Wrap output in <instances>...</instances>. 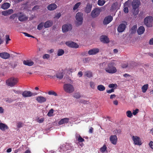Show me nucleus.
Returning <instances> with one entry per match:
<instances>
[{"label":"nucleus","instance_id":"obj_62","mask_svg":"<svg viewBox=\"0 0 153 153\" xmlns=\"http://www.w3.org/2000/svg\"><path fill=\"white\" fill-rule=\"evenodd\" d=\"M4 110L3 109V108L1 107H0V113H3L4 112Z\"/></svg>","mask_w":153,"mask_h":153},{"label":"nucleus","instance_id":"obj_4","mask_svg":"<svg viewBox=\"0 0 153 153\" xmlns=\"http://www.w3.org/2000/svg\"><path fill=\"white\" fill-rule=\"evenodd\" d=\"M83 14L80 12L77 13L76 16V19L77 21L76 25L79 26L82 24L83 20Z\"/></svg>","mask_w":153,"mask_h":153},{"label":"nucleus","instance_id":"obj_51","mask_svg":"<svg viewBox=\"0 0 153 153\" xmlns=\"http://www.w3.org/2000/svg\"><path fill=\"white\" fill-rule=\"evenodd\" d=\"M23 123L21 122H18L17 123V126L18 128H20L22 126Z\"/></svg>","mask_w":153,"mask_h":153},{"label":"nucleus","instance_id":"obj_20","mask_svg":"<svg viewBox=\"0 0 153 153\" xmlns=\"http://www.w3.org/2000/svg\"><path fill=\"white\" fill-rule=\"evenodd\" d=\"M92 8V5L89 3H88L85 7V12L87 13H88L91 12V8Z\"/></svg>","mask_w":153,"mask_h":153},{"label":"nucleus","instance_id":"obj_37","mask_svg":"<svg viewBox=\"0 0 153 153\" xmlns=\"http://www.w3.org/2000/svg\"><path fill=\"white\" fill-rule=\"evenodd\" d=\"M105 3V0H98V4L101 6L103 5Z\"/></svg>","mask_w":153,"mask_h":153},{"label":"nucleus","instance_id":"obj_19","mask_svg":"<svg viewBox=\"0 0 153 153\" xmlns=\"http://www.w3.org/2000/svg\"><path fill=\"white\" fill-rule=\"evenodd\" d=\"M100 40L101 42L104 43H108L109 41L108 38L106 36H102L100 37Z\"/></svg>","mask_w":153,"mask_h":153},{"label":"nucleus","instance_id":"obj_13","mask_svg":"<svg viewBox=\"0 0 153 153\" xmlns=\"http://www.w3.org/2000/svg\"><path fill=\"white\" fill-rule=\"evenodd\" d=\"M10 54L8 53L4 52L0 53V57L2 59H7L10 57Z\"/></svg>","mask_w":153,"mask_h":153},{"label":"nucleus","instance_id":"obj_8","mask_svg":"<svg viewBox=\"0 0 153 153\" xmlns=\"http://www.w3.org/2000/svg\"><path fill=\"white\" fill-rule=\"evenodd\" d=\"M66 45L70 48H77L79 45L76 43L73 42L68 41L65 43Z\"/></svg>","mask_w":153,"mask_h":153},{"label":"nucleus","instance_id":"obj_17","mask_svg":"<svg viewBox=\"0 0 153 153\" xmlns=\"http://www.w3.org/2000/svg\"><path fill=\"white\" fill-rule=\"evenodd\" d=\"M126 26L125 24L122 23L120 24L117 28L118 31L120 33L122 32L125 29Z\"/></svg>","mask_w":153,"mask_h":153},{"label":"nucleus","instance_id":"obj_28","mask_svg":"<svg viewBox=\"0 0 153 153\" xmlns=\"http://www.w3.org/2000/svg\"><path fill=\"white\" fill-rule=\"evenodd\" d=\"M97 89L100 91H103L105 89V87L102 85H98L97 87Z\"/></svg>","mask_w":153,"mask_h":153},{"label":"nucleus","instance_id":"obj_58","mask_svg":"<svg viewBox=\"0 0 153 153\" xmlns=\"http://www.w3.org/2000/svg\"><path fill=\"white\" fill-rule=\"evenodd\" d=\"M149 145L150 147L153 149V142L152 141H150L149 143Z\"/></svg>","mask_w":153,"mask_h":153},{"label":"nucleus","instance_id":"obj_16","mask_svg":"<svg viewBox=\"0 0 153 153\" xmlns=\"http://www.w3.org/2000/svg\"><path fill=\"white\" fill-rule=\"evenodd\" d=\"M22 95L24 97H29L33 95V93L30 91H25L22 93Z\"/></svg>","mask_w":153,"mask_h":153},{"label":"nucleus","instance_id":"obj_29","mask_svg":"<svg viewBox=\"0 0 153 153\" xmlns=\"http://www.w3.org/2000/svg\"><path fill=\"white\" fill-rule=\"evenodd\" d=\"M13 10L12 9L9 10H8L4 11L2 12V14L4 16H7V15L10 14L11 13H9V11H12Z\"/></svg>","mask_w":153,"mask_h":153},{"label":"nucleus","instance_id":"obj_63","mask_svg":"<svg viewBox=\"0 0 153 153\" xmlns=\"http://www.w3.org/2000/svg\"><path fill=\"white\" fill-rule=\"evenodd\" d=\"M78 75L79 76V77H81L82 75V73L81 71H79L78 74Z\"/></svg>","mask_w":153,"mask_h":153},{"label":"nucleus","instance_id":"obj_22","mask_svg":"<svg viewBox=\"0 0 153 153\" xmlns=\"http://www.w3.org/2000/svg\"><path fill=\"white\" fill-rule=\"evenodd\" d=\"M69 121V119L68 118H65L61 120L58 122L59 125H61L65 123H68Z\"/></svg>","mask_w":153,"mask_h":153},{"label":"nucleus","instance_id":"obj_43","mask_svg":"<svg viewBox=\"0 0 153 153\" xmlns=\"http://www.w3.org/2000/svg\"><path fill=\"white\" fill-rule=\"evenodd\" d=\"M48 93V94L50 95H53L55 96H57V94L56 93L52 91H49Z\"/></svg>","mask_w":153,"mask_h":153},{"label":"nucleus","instance_id":"obj_49","mask_svg":"<svg viewBox=\"0 0 153 153\" xmlns=\"http://www.w3.org/2000/svg\"><path fill=\"white\" fill-rule=\"evenodd\" d=\"M90 86L91 88L94 89L95 88V84L92 81H91L90 82Z\"/></svg>","mask_w":153,"mask_h":153},{"label":"nucleus","instance_id":"obj_41","mask_svg":"<svg viewBox=\"0 0 153 153\" xmlns=\"http://www.w3.org/2000/svg\"><path fill=\"white\" fill-rule=\"evenodd\" d=\"M107 148L105 145L104 144L103 146L100 148V150L102 152H104L106 150Z\"/></svg>","mask_w":153,"mask_h":153},{"label":"nucleus","instance_id":"obj_14","mask_svg":"<svg viewBox=\"0 0 153 153\" xmlns=\"http://www.w3.org/2000/svg\"><path fill=\"white\" fill-rule=\"evenodd\" d=\"M36 100L39 103H42L45 102L46 101V99L43 96H39L36 97Z\"/></svg>","mask_w":153,"mask_h":153},{"label":"nucleus","instance_id":"obj_6","mask_svg":"<svg viewBox=\"0 0 153 153\" xmlns=\"http://www.w3.org/2000/svg\"><path fill=\"white\" fill-rule=\"evenodd\" d=\"M101 10L98 8H95L91 11V15L93 18H95L99 16Z\"/></svg>","mask_w":153,"mask_h":153},{"label":"nucleus","instance_id":"obj_1","mask_svg":"<svg viewBox=\"0 0 153 153\" xmlns=\"http://www.w3.org/2000/svg\"><path fill=\"white\" fill-rule=\"evenodd\" d=\"M116 65V61L113 60L108 63L107 66L105 68V71L109 74H113L116 73L117 69L115 67Z\"/></svg>","mask_w":153,"mask_h":153},{"label":"nucleus","instance_id":"obj_54","mask_svg":"<svg viewBox=\"0 0 153 153\" xmlns=\"http://www.w3.org/2000/svg\"><path fill=\"white\" fill-rule=\"evenodd\" d=\"M139 111V109L137 108L135 110H133L132 112V114L134 115H136L137 113Z\"/></svg>","mask_w":153,"mask_h":153},{"label":"nucleus","instance_id":"obj_52","mask_svg":"<svg viewBox=\"0 0 153 153\" xmlns=\"http://www.w3.org/2000/svg\"><path fill=\"white\" fill-rule=\"evenodd\" d=\"M40 6L38 5H36L34 6L32 8V10L33 11L36 10L39 8Z\"/></svg>","mask_w":153,"mask_h":153},{"label":"nucleus","instance_id":"obj_57","mask_svg":"<svg viewBox=\"0 0 153 153\" xmlns=\"http://www.w3.org/2000/svg\"><path fill=\"white\" fill-rule=\"evenodd\" d=\"M124 11L126 13H127L128 12V7H125L124 8Z\"/></svg>","mask_w":153,"mask_h":153},{"label":"nucleus","instance_id":"obj_34","mask_svg":"<svg viewBox=\"0 0 153 153\" xmlns=\"http://www.w3.org/2000/svg\"><path fill=\"white\" fill-rule=\"evenodd\" d=\"M137 29V26L136 25H134L131 28V33H134L136 30Z\"/></svg>","mask_w":153,"mask_h":153},{"label":"nucleus","instance_id":"obj_39","mask_svg":"<svg viewBox=\"0 0 153 153\" xmlns=\"http://www.w3.org/2000/svg\"><path fill=\"white\" fill-rule=\"evenodd\" d=\"M81 4V3L80 2H78L75 4L73 8V10H76L79 7Z\"/></svg>","mask_w":153,"mask_h":153},{"label":"nucleus","instance_id":"obj_23","mask_svg":"<svg viewBox=\"0 0 153 153\" xmlns=\"http://www.w3.org/2000/svg\"><path fill=\"white\" fill-rule=\"evenodd\" d=\"M53 22L51 20H48L44 24V27L45 28H48L52 26Z\"/></svg>","mask_w":153,"mask_h":153},{"label":"nucleus","instance_id":"obj_59","mask_svg":"<svg viewBox=\"0 0 153 153\" xmlns=\"http://www.w3.org/2000/svg\"><path fill=\"white\" fill-rule=\"evenodd\" d=\"M61 16V14L60 13H59L57 14V15L55 16V17L57 18V19H59V18L60 16Z\"/></svg>","mask_w":153,"mask_h":153},{"label":"nucleus","instance_id":"obj_18","mask_svg":"<svg viewBox=\"0 0 153 153\" xmlns=\"http://www.w3.org/2000/svg\"><path fill=\"white\" fill-rule=\"evenodd\" d=\"M57 7V5L54 4H49L47 7V9L49 10H53L56 9Z\"/></svg>","mask_w":153,"mask_h":153},{"label":"nucleus","instance_id":"obj_27","mask_svg":"<svg viewBox=\"0 0 153 153\" xmlns=\"http://www.w3.org/2000/svg\"><path fill=\"white\" fill-rule=\"evenodd\" d=\"M10 6V4L8 3H5L3 4L1 6V8L5 10L8 9Z\"/></svg>","mask_w":153,"mask_h":153},{"label":"nucleus","instance_id":"obj_44","mask_svg":"<svg viewBox=\"0 0 153 153\" xmlns=\"http://www.w3.org/2000/svg\"><path fill=\"white\" fill-rule=\"evenodd\" d=\"M79 102L80 103H83L84 104H88L89 103V101L84 100H80Z\"/></svg>","mask_w":153,"mask_h":153},{"label":"nucleus","instance_id":"obj_60","mask_svg":"<svg viewBox=\"0 0 153 153\" xmlns=\"http://www.w3.org/2000/svg\"><path fill=\"white\" fill-rule=\"evenodd\" d=\"M149 43L150 45H153V38L150 39Z\"/></svg>","mask_w":153,"mask_h":153},{"label":"nucleus","instance_id":"obj_61","mask_svg":"<svg viewBox=\"0 0 153 153\" xmlns=\"http://www.w3.org/2000/svg\"><path fill=\"white\" fill-rule=\"evenodd\" d=\"M22 33L25 35V36L28 37H30L31 35L29 34L28 33L25 32H23Z\"/></svg>","mask_w":153,"mask_h":153},{"label":"nucleus","instance_id":"obj_26","mask_svg":"<svg viewBox=\"0 0 153 153\" xmlns=\"http://www.w3.org/2000/svg\"><path fill=\"white\" fill-rule=\"evenodd\" d=\"M8 129V127L6 124L3 123H0V129L2 131H4L6 129Z\"/></svg>","mask_w":153,"mask_h":153},{"label":"nucleus","instance_id":"obj_36","mask_svg":"<svg viewBox=\"0 0 153 153\" xmlns=\"http://www.w3.org/2000/svg\"><path fill=\"white\" fill-rule=\"evenodd\" d=\"M54 111V110L52 108L48 112L47 114V115L49 117H51V116H52L53 115V112Z\"/></svg>","mask_w":153,"mask_h":153},{"label":"nucleus","instance_id":"obj_40","mask_svg":"<svg viewBox=\"0 0 153 153\" xmlns=\"http://www.w3.org/2000/svg\"><path fill=\"white\" fill-rule=\"evenodd\" d=\"M126 114L127 116L129 118L131 117L133 115L132 114L130 111H128L126 112Z\"/></svg>","mask_w":153,"mask_h":153},{"label":"nucleus","instance_id":"obj_35","mask_svg":"<svg viewBox=\"0 0 153 153\" xmlns=\"http://www.w3.org/2000/svg\"><path fill=\"white\" fill-rule=\"evenodd\" d=\"M63 75L62 73H58L56 75V76L59 79H61L63 77Z\"/></svg>","mask_w":153,"mask_h":153},{"label":"nucleus","instance_id":"obj_24","mask_svg":"<svg viewBox=\"0 0 153 153\" xmlns=\"http://www.w3.org/2000/svg\"><path fill=\"white\" fill-rule=\"evenodd\" d=\"M145 31V28L143 26L140 27L137 30V32L139 35L143 34Z\"/></svg>","mask_w":153,"mask_h":153},{"label":"nucleus","instance_id":"obj_32","mask_svg":"<svg viewBox=\"0 0 153 153\" xmlns=\"http://www.w3.org/2000/svg\"><path fill=\"white\" fill-rule=\"evenodd\" d=\"M69 146L68 145H63L62 146V147H61V149L63 150V151H66L68 150L69 148Z\"/></svg>","mask_w":153,"mask_h":153},{"label":"nucleus","instance_id":"obj_45","mask_svg":"<svg viewBox=\"0 0 153 153\" xmlns=\"http://www.w3.org/2000/svg\"><path fill=\"white\" fill-rule=\"evenodd\" d=\"M79 143H81L85 141V140L81 136L77 139Z\"/></svg>","mask_w":153,"mask_h":153},{"label":"nucleus","instance_id":"obj_25","mask_svg":"<svg viewBox=\"0 0 153 153\" xmlns=\"http://www.w3.org/2000/svg\"><path fill=\"white\" fill-rule=\"evenodd\" d=\"M23 63L24 65L29 66L33 65L34 64L33 62L29 60H24L23 61Z\"/></svg>","mask_w":153,"mask_h":153},{"label":"nucleus","instance_id":"obj_47","mask_svg":"<svg viewBox=\"0 0 153 153\" xmlns=\"http://www.w3.org/2000/svg\"><path fill=\"white\" fill-rule=\"evenodd\" d=\"M106 63L105 62H103L100 64V67L101 69H103L104 67L106 65Z\"/></svg>","mask_w":153,"mask_h":153},{"label":"nucleus","instance_id":"obj_9","mask_svg":"<svg viewBox=\"0 0 153 153\" xmlns=\"http://www.w3.org/2000/svg\"><path fill=\"white\" fill-rule=\"evenodd\" d=\"M140 4V0H134L132 2L133 9L135 10L137 8L139 7Z\"/></svg>","mask_w":153,"mask_h":153},{"label":"nucleus","instance_id":"obj_46","mask_svg":"<svg viewBox=\"0 0 153 153\" xmlns=\"http://www.w3.org/2000/svg\"><path fill=\"white\" fill-rule=\"evenodd\" d=\"M117 85L116 84H111L109 85L108 87L110 88H113L115 87L116 88L117 87Z\"/></svg>","mask_w":153,"mask_h":153},{"label":"nucleus","instance_id":"obj_3","mask_svg":"<svg viewBox=\"0 0 153 153\" xmlns=\"http://www.w3.org/2000/svg\"><path fill=\"white\" fill-rule=\"evenodd\" d=\"M63 89L65 92L69 93H73L74 90L73 86L69 83L65 84L63 85Z\"/></svg>","mask_w":153,"mask_h":153},{"label":"nucleus","instance_id":"obj_42","mask_svg":"<svg viewBox=\"0 0 153 153\" xmlns=\"http://www.w3.org/2000/svg\"><path fill=\"white\" fill-rule=\"evenodd\" d=\"M73 97L76 99H79L81 97V95L79 93H76L74 94Z\"/></svg>","mask_w":153,"mask_h":153},{"label":"nucleus","instance_id":"obj_56","mask_svg":"<svg viewBox=\"0 0 153 153\" xmlns=\"http://www.w3.org/2000/svg\"><path fill=\"white\" fill-rule=\"evenodd\" d=\"M128 66L127 63H124L122 64L121 66L123 68H126L128 67Z\"/></svg>","mask_w":153,"mask_h":153},{"label":"nucleus","instance_id":"obj_31","mask_svg":"<svg viewBox=\"0 0 153 153\" xmlns=\"http://www.w3.org/2000/svg\"><path fill=\"white\" fill-rule=\"evenodd\" d=\"M85 76L90 78L92 76V73L90 71H86L85 73Z\"/></svg>","mask_w":153,"mask_h":153},{"label":"nucleus","instance_id":"obj_33","mask_svg":"<svg viewBox=\"0 0 153 153\" xmlns=\"http://www.w3.org/2000/svg\"><path fill=\"white\" fill-rule=\"evenodd\" d=\"M64 53V51L62 49H59L57 51V55L58 56H61Z\"/></svg>","mask_w":153,"mask_h":153},{"label":"nucleus","instance_id":"obj_21","mask_svg":"<svg viewBox=\"0 0 153 153\" xmlns=\"http://www.w3.org/2000/svg\"><path fill=\"white\" fill-rule=\"evenodd\" d=\"M28 17L24 14H22L18 17L19 20L21 22H23L27 20Z\"/></svg>","mask_w":153,"mask_h":153},{"label":"nucleus","instance_id":"obj_10","mask_svg":"<svg viewBox=\"0 0 153 153\" xmlns=\"http://www.w3.org/2000/svg\"><path fill=\"white\" fill-rule=\"evenodd\" d=\"M72 29V25L70 24L65 25L62 26V29L64 32H67Z\"/></svg>","mask_w":153,"mask_h":153},{"label":"nucleus","instance_id":"obj_48","mask_svg":"<svg viewBox=\"0 0 153 153\" xmlns=\"http://www.w3.org/2000/svg\"><path fill=\"white\" fill-rule=\"evenodd\" d=\"M17 16V14L16 13H14L11 15L10 17V19H14Z\"/></svg>","mask_w":153,"mask_h":153},{"label":"nucleus","instance_id":"obj_12","mask_svg":"<svg viewBox=\"0 0 153 153\" xmlns=\"http://www.w3.org/2000/svg\"><path fill=\"white\" fill-rule=\"evenodd\" d=\"M110 140L111 143L114 145L116 144L117 138L116 135H111L110 137Z\"/></svg>","mask_w":153,"mask_h":153},{"label":"nucleus","instance_id":"obj_38","mask_svg":"<svg viewBox=\"0 0 153 153\" xmlns=\"http://www.w3.org/2000/svg\"><path fill=\"white\" fill-rule=\"evenodd\" d=\"M43 26H44L43 23L41 22L38 25L37 29L39 30H41L42 29Z\"/></svg>","mask_w":153,"mask_h":153},{"label":"nucleus","instance_id":"obj_11","mask_svg":"<svg viewBox=\"0 0 153 153\" xmlns=\"http://www.w3.org/2000/svg\"><path fill=\"white\" fill-rule=\"evenodd\" d=\"M113 20V17L111 16L106 17L103 21L104 25H107L110 23Z\"/></svg>","mask_w":153,"mask_h":153},{"label":"nucleus","instance_id":"obj_15","mask_svg":"<svg viewBox=\"0 0 153 153\" xmlns=\"http://www.w3.org/2000/svg\"><path fill=\"white\" fill-rule=\"evenodd\" d=\"M99 51L98 48H95L91 49L88 51V54L89 55H93L98 53Z\"/></svg>","mask_w":153,"mask_h":153},{"label":"nucleus","instance_id":"obj_55","mask_svg":"<svg viewBox=\"0 0 153 153\" xmlns=\"http://www.w3.org/2000/svg\"><path fill=\"white\" fill-rule=\"evenodd\" d=\"M114 91V88H112L110 90H108L106 91V92L108 93H111L112 92Z\"/></svg>","mask_w":153,"mask_h":153},{"label":"nucleus","instance_id":"obj_30","mask_svg":"<svg viewBox=\"0 0 153 153\" xmlns=\"http://www.w3.org/2000/svg\"><path fill=\"white\" fill-rule=\"evenodd\" d=\"M148 88V85L145 84L143 85L142 87V91L143 93H145Z\"/></svg>","mask_w":153,"mask_h":153},{"label":"nucleus","instance_id":"obj_53","mask_svg":"<svg viewBox=\"0 0 153 153\" xmlns=\"http://www.w3.org/2000/svg\"><path fill=\"white\" fill-rule=\"evenodd\" d=\"M50 57V55L48 54H45L43 56V58L44 59H48Z\"/></svg>","mask_w":153,"mask_h":153},{"label":"nucleus","instance_id":"obj_2","mask_svg":"<svg viewBox=\"0 0 153 153\" xmlns=\"http://www.w3.org/2000/svg\"><path fill=\"white\" fill-rule=\"evenodd\" d=\"M18 81L19 79L17 78L12 77L6 80V83L8 86L13 87L17 84Z\"/></svg>","mask_w":153,"mask_h":153},{"label":"nucleus","instance_id":"obj_5","mask_svg":"<svg viewBox=\"0 0 153 153\" xmlns=\"http://www.w3.org/2000/svg\"><path fill=\"white\" fill-rule=\"evenodd\" d=\"M153 20L152 17V16H148L146 17L144 19L145 24L149 27L152 26V22Z\"/></svg>","mask_w":153,"mask_h":153},{"label":"nucleus","instance_id":"obj_7","mask_svg":"<svg viewBox=\"0 0 153 153\" xmlns=\"http://www.w3.org/2000/svg\"><path fill=\"white\" fill-rule=\"evenodd\" d=\"M132 139L135 145H140L142 144L141 142L140 141V138L137 136H133L132 137Z\"/></svg>","mask_w":153,"mask_h":153},{"label":"nucleus","instance_id":"obj_64","mask_svg":"<svg viewBox=\"0 0 153 153\" xmlns=\"http://www.w3.org/2000/svg\"><path fill=\"white\" fill-rule=\"evenodd\" d=\"M116 97V95L115 94H112L110 96V99H113V98H114Z\"/></svg>","mask_w":153,"mask_h":153},{"label":"nucleus","instance_id":"obj_50","mask_svg":"<svg viewBox=\"0 0 153 153\" xmlns=\"http://www.w3.org/2000/svg\"><path fill=\"white\" fill-rule=\"evenodd\" d=\"M6 39V43L7 44L8 43V41L10 40V36L9 35H6L5 36Z\"/></svg>","mask_w":153,"mask_h":153}]
</instances>
